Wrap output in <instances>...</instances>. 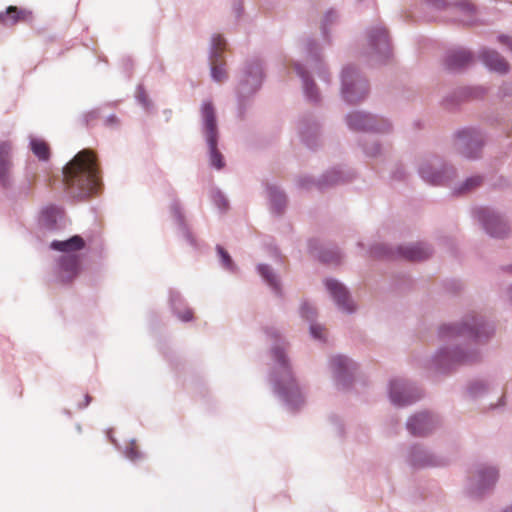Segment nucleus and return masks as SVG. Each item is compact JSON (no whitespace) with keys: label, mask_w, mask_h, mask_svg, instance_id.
Here are the masks:
<instances>
[{"label":"nucleus","mask_w":512,"mask_h":512,"mask_svg":"<svg viewBox=\"0 0 512 512\" xmlns=\"http://www.w3.org/2000/svg\"><path fill=\"white\" fill-rule=\"evenodd\" d=\"M64 184L73 197L86 198L98 192L100 170L94 152L84 149L77 153L63 169Z\"/></svg>","instance_id":"obj_1"},{"label":"nucleus","mask_w":512,"mask_h":512,"mask_svg":"<svg viewBox=\"0 0 512 512\" xmlns=\"http://www.w3.org/2000/svg\"><path fill=\"white\" fill-rule=\"evenodd\" d=\"M202 118L204 122V133L209 147L211 165L217 169L224 167L222 154L217 149V124L215 109L211 102H205L202 106Z\"/></svg>","instance_id":"obj_2"},{"label":"nucleus","mask_w":512,"mask_h":512,"mask_svg":"<svg viewBox=\"0 0 512 512\" xmlns=\"http://www.w3.org/2000/svg\"><path fill=\"white\" fill-rule=\"evenodd\" d=\"M368 93V84L358 77L352 67H346L342 73V94L345 101L357 103L365 98Z\"/></svg>","instance_id":"obj_3"},{"label":"nucleus","mask_w":512,"mask_h":512,"mask_svg":"<svg viewBox=\"0 0 512 512\" xmlns=\"http://www.w3.org/2000/svg\"><path fill=\"white\" fill-rule=\"evenodd\" d=\"M273 355L279 365L285 369V371L282 372L281 379L277 381L278 391L288 402H293L294 398H298L300 394L294 378L290 371L287 370L288 366L284 352L279 348H275L273 350Z\"/></svg>","instance_id":"obj_4"},{"label":"nucleus","mask_w":512,"mask_h":512,"mask_svg":"<svg viewBox=\"0 0 512 512\" xmlns=\"http://www.w3.org/2000/svg\"><path fill=\"white\" fill-rule=\"evenodd\" d=\"M478 217L486 231L493 237H504L509 232V227L502 217L489 209H481Z\"/></svg>","instance_id":"obj_5"},{"label":"nucleus","mask_w":512,"mask_h":512,"mask_svg":"<svg viewBox=\"0 0 512 512\" xmlns=\"http://www.w3.org/2000/svg\"><path fill=\"white\" fill-rule=\"evenodd\" d=\"M457 145L466 157L474 158L482 146V138L474 130H463L458 133Z\"/></svg>","instance_id":"obj_6"},{"label":"nucleus","mask_w":512,"mask_h":512,"mask_svg":"<svg viewBox=\"0 0 512 512\" xmlns=\"http://www.w3.org/2000/svg\"><path fill=\"white\" fill-rule=\"evenodd\" d=\"M12 143L10 141L0 142V183L8 186L12 182Z\"/></svg>","instance_id":"obj_7"},{"label":"nucleus","mask_w":512,"mask_h":512,"mask_svg":"<svg viewBox=\"0 0 512 512\" xmlns=\"http://www.w3.org/2000/svg\"><path fill=\"white\" fill-rule=\"evenodd\" d=\"M80 257L76 254H65L59 258L61 270L60 281L70 283L80 272Z\"/></svg>","instance_id":"obj_8"},{"label":"nucleus","mask_w":512,"mask_h":512,"mask_svg":"<svg viewBox=\"0 0 512 512\" xmlns=\"http://www.w3.org/2000/svg\"><path fill=\"white\" fill-rule=\"evenodd\" d=\"M326 287L340 309L349 313L355 310L353 301L350 299L346 288L341 283L333 279H328L326 280Z\"/></svg>","instance_id":"obj_9"},{"label":"nucleus","mask_w":512,"mask_h":512,"mask_svg":"<svg viewBox=\"0 0 512 512\" xmlns=\"http://www.w3.org/2000/svg\"><path fill=\"white\" fill-rule=\"evenodd\" d=\"M31 19V11L18 8L17 6H9L4 12H0V25L5 27H12L18 23L28 22Z\"/></svg>","instance_id":"obj_10"},{"label":"nucleus","mask_w":512,"mask_h":512,"mask_svg":"<svg viewBox=\"0 0 512 512\" xmlns=\"http://www.w3.org/2000/svg\"><path fill=\"white\" fill-rule=\"evenodd\" d=\"M347 123L353 130H376L385 132L389 129L388 125L376 127L374 124V118L361 112H353L349 114L347 117Z\"/></svg>","instance_id":"obj_11"},{"label":"nucleus","mask_w":512,"mask_h":512,"mask_svg":"<svg viewBox=\"0 0 512 512\" xmlns=\"http://www.w3.org/2000/svg\"><path fill=\"white\" fill-rule=\"evenodd\" d=\"M434 420L429 413L422 412L411 417L407 423L408 430L416 436H424L432 430Z\"/></svg>","instance_id":"obj_12"},{"label":"nucleus","mask_w":512,"mask_h":512,"mask_svg":"<svg viewBox=\"0 0 512 512\" xmlns=\"http://www.w3.org/2000/svg\"><path fill=\"white\" fill-rule=\"evenodd\" d=\"M391 401L399 406L407 405L414 402L417 397L413 396L408 390L404 382L394 380L390 384Z\"/></svg>","instance_id":"obj_13"},{"label":"nucleus","mask_w":512,"mask_h":512,"mask_svg":"<svg viewBox=\"0 0 512 512\" xmlns=\"http://www.w3.org/2000/svg\"><path fill=\"white\" fill-rule=\"evenodd\" d=\"M399 253L407 260L421 261L427 259L431 255V250L428 246L422 243H417L410 246L400 247Z\"/></svg>","instance_id":"obj_14"},{"label":"nucleus","mask_w":512,"mask_h":512,"mask_svg":"<svg viewBox=\"0 0 512 512\" xmlns=\"http://www.w3.org/2000/svg\"><path fill=\"white\" fill-rule=\"evenodd\" d=\"M483 63L490 69L499 73H506L509 69L508 62L496 51H484L481 54Z\"/></svg>","instance_id":"obj_15"},{"label":"nucleus","mask_w":512,"mask_h":512,"mask_svg":"<svg viewBox=\"0 0 512 512\" xmlns=\"http://www.w3.org/2000/svg\"><path fill=\"white\" fill-rule=\"evenodd\" d=\"M85 242L82 237L76 235L65 241H53L51 248L57 251L65 252L66 254H73L72 252L83 249Z\"/></svg>","instance_id":"obj_16"},{"label":"nucleus","mask_w":512,"mask_h":512,"mask_svg":"<svg viewBox=\"0 0 512 512\" xmlns=\"http://www.w3.org/2000/svg\"><path fill=\"white\" fill-rule=\"evenodd\" d=\"M472 60L471 54L466 50H457L448 54L446 65L451 70H457L468 65Z\"/></svg>","instance_id":"obj_17"},{"label":"nucleus","mask_w":512,"mask_h":512,"mask_svg":"<svg viewBox=\"0 0 512 512\" xmlns=\"http://www.w3.org/2000/svg\"><path fill=\"white\" fill-rule=\"evenodd\" d=\"M454 14L458 15V21L471 24L475 15V7L468 2L454 4L450 7Z\"/></svg>","instance_id":"obj_18"},{"label":"nucleus","mask_w":512,"mask_h":512,"mask_svg":"<svg viewBox=\"0 0 512 512\" xmlns=\"http://www.w3.org/2000/svg\"><path fill=\"white\" fill-rule=\"evenodd\" d=\"M294 68L297 74L303 79L305 94L309 99L316 101L318 99V93L315 83L307 77L301 65L296 64Z\"/></svg>","instance_id":"obj_19"},{"label":"nucleus","mask_w":512,"mask_h":512,"mask_svg":"<svg viewBox=\"0 0 512 512\" xmlns=\"http://www.w3.org/2000/svg\"><path fill=\"white\" fill-rule=\"evenodd\" d=\"M32 152L39 160L46 161L50 157V148L48 144L41 139H32L30 142Z\"/></svg>","instance_id":"obj_20"},{"label":"nucleus","mask_w":512,"mask_h":512,"mask_svg":"<svg viewBox=\"0 0 512 512\" xmlns=\"http://www.w3.org/2000/svg\"><path fill=\"white\" fill-rule=\"evenodd\" d=\"M371 44L379 49L381 47L386 48L388 46V33L385 28H376L370 34Z\"/></svg>","instance_id":"obj_21"},{"label":"nucleus","mask_w":512,"mask_h":512,"mask_svg":"<svg viewBox=\"0 0 512 512\" xmlns=\"http://www.w3.org/2000/svg\"><path fill=\"white\" fill-rule=\"evenodd\" d=\"M353 363L344 356H335L331 359V366L338 376L350 372Z\"/></svg>","instance_id":"obj_22"},{"label":"nucleus","mask_w":512,"mask_h":512,"mask_svg":"<svg viewBox=\"0 0 512 512\" xmlns=\"http://www.w3.org/2000/svg\"><path fill=\"white\" fill-rule=\"evenodd\" d=\"M211 75L217 82H222L227 78L226 70L218 57H211Z\"/></svg>","instance_id":"obj_23"},{"label":"nucleus","mask_w":512,"mask_h":512,"mask_svg":"<svg viewBox=\"0 0 512 512\" xmlns=\"http://www.w3.org/2000/svg\"><path fill=\"white\" fill-rule=\"evenodd\" d=\"M497 478L498 472L492 467L479 471V482L483 488H488L493 485Z\"/></svg>","instance_id":"obj_24"},{"label":"nucleus","mask_w":512,"mask_h":512,"mask_svg":"<svg viewBox=\"0 0 512 512\" xmlns=\"http://www.w3.org/2000/svg\"><path fill=\"white\" fill-rule=\"evenodd\" d=\"M466 331L470 334H474L477 338L480 337L478 329H475V327H468L466 324L460 328L456 326H444L441 329V333L444 335L465 334Z\"/></svg>","instance_id":"obj_25"},{"label":"nucleus","mask_w":512,"mask_h":512,"mask_svg":"<svg viewBox=\"0 0 512 512\" xmlns=\"http://www.w3.org/2000/svg\"><path fill=\"white\" fill-rule=\"evenodd\" d=\"M420 173L422 178L431 184L440 185L446 181L443 172L430 173L428 168H422Z\"/></svg>","instance_id":"obj_26"},{"label":"nucleus","mask_w":512,"mask_h":512,"mask_svg":"<svg viewBox=\"0 0 512 512\" xmlns=\"http://www.w3.org/2000/svg\"><path fill=\"white\" fill-rule=\"evenodd\" d=\"M225 47H226V41L221 35L213 36L211 57L221 58V53L225 50Z\"/></svg>","instance_id":"obj_27"},{"label":"nucleus","mask_w":512,"mask_h":512,"mask_svg":"<svg viewBox=\"0 0 512 512\" xmlns=\"http://www.w3.org/2000/svg\"><path fill=\"white\" fill-rule=\"evenodd\" d=\"M259 273L266 280V282L273 287L275 290H278V282L271 272L270 268L266 265H260L258 267Z\"/></svg>","instance_id":"obj_28"},{"label":"nucleus","mask_w":512,"mask_h":512,"mask_svg":"<svg viewBox=\"0 0 512 512\" xmlns=\"http://www.w3.org/2000/svg\"><path fill=\"white\" fill-rule=\"evenodd\" d=\"M482 183V178L480 176H473L468 178L465 183L460 188V193H465L473 190L474 188L480 186Z\"/></svg>","instance_id":"obj_29"},{"label":"nucleus","mask_w":512,"mask_h":512,"mask_svg":"<svg viewBox=\"0 0 512 512\" xmlns=\"http://www.w3.org/2000/svg\"><path fill=\"white\" fill-rule=\"evenodd\" d=\"M126 456L134 461L138 458H140L141 456V453H140V450H139V447L138 445L136 444L135 441H132L127 447H126Z\"/></svg>","instance_id":"obj_30"},{"label":"nucleus","mask_w":512,"mask_h":512,"mask_svg":"<svg viewBox=\"0 0 512 512\" xmlns=\"http://www.w3.org/2000/svg\"><path fill=\"white\" fill-rule=\"evenodd\" d=\"M320 259H321V261L326 262V263H333V262H338L340 259V256H339L338 252L326 251L321 254Z\"/></svg>","instance_id":"obj_31"},{"label":"nucleus","mask_w":512,"mask_h":512,"mask_svg":"<svg viewBox=\"0 0 512 512\" xmlns=\"http://www.w3.org/2000/svg\"><path fill=\"white\" fill-rule=\"evenodd\" d=\"M217 250H218V253L222 259V262H223V265L226 267V268H232L233 266V263H232V259L230 257V255L227 253V251H225L222 247L218 246L217 247Z\"/></svg>","instance_id":"obj_32"},{"label":"nucleus","mask_w":512,"mask_h":512,"mask_svg":"<svg viewBox=\"0 0 512 512\" xmlns=\"http://www.w3.org/2000/svg\"><path fill=\"white\" fill-rule=\"evenodd\" d=\"M310 332H311L312 336L316 339H322V338H324V336L326 334L325 328H323L322 326L317 325V324L311 325Z\"/></svg>","instance_id":"obj_33"},{"label":"nucleus","mask_w":512,"mask_h":512,"mask_svg":"<svg viewBox=\"0 0 512 512\" xmlns=\"http://www.w3.org/2000/svg\"><path fill=\"white\" fill-rule=\"evenodd\" d=\"M301 314L307 320H312L315 317L316 312L311 306L305 303L301 306Z\"/></svg>","instance_id":"obj_34"},{"label":"nucleus","mask_w":512,"mask_h":512,"mask_svg":"<svg viewBox=\"0 0 512 512\" xmlns=\"http://www.w3.org/2000/svg\"><path fill=\"white\" fill-rule=\"evenodd\" d=\"M413 465L416 466H428V465H435V463L432 461L430 457H426L425 459H419L416 455L413 456Z\"/></svg>","instance_id":"obj_35"},{"label":"nucleus","mask_w":512,"mask_h":512,"mask_svg":"<svg viewBox=\"0 0 512 512\" xmlns=\"http://www.w3.org/2000/svg\"><path fill=\"white\" fill-rule=\"evenodd\" d=\"M178 317L180 320L188 322L193 319V312L191 309L186 308L183 311L178 312Z\"/></svg>","instance_id":"obj_36"},{"label":"nucleus","mask_w":512,"mask_h":512,"mask_svg":"<svg viewBox=\"0 0 512 512\" xmlns=\"http://www.w3.org/2000/svg\"><path fill=\"white\" fill-rule=\"evenodd\" d=\"M498 39L501 44L507 46L512 51V37L500 35Z\"/></svg>","instance_id":"obj_37"},{"label":"nucleus","mask_w":512,"mask_h":512,"mask_svg":"<svg viewBox=\"0 0 512 512\" xmlns=\"http://www.w3.org/2000/svg\"><path fill=\"white\" fill-rule=\"evenodd\" d=\"M83 398H84V402H79L78 403V407L79 408H84V407H87L89 405V403L91 402V396L89 394H85L83 395Z\"/></svg>","instance_id":"obj_38"},{"label":"nucleus","mask_w":512,"mask_h":512,"mask_svg":"<svg viewBox=\"0 0 512 512\" xmlns=\"http://www.w3.org/2000/svg\"><path fill=\"white\" fill-rule=\"evenodd\" d=\"M273 201H274L275 203H279V204H283V203H285L284 196H283L282 194H280V193H275V194L273 195Z\"/></svg>","instance_id":"obj_39"},{"label":"nucleus","mask_w":512,"mask_h":512,"mask_svg":"<svg viewBox=\"0 0 512 512\" xmlns=\"http://www.w3.org/2000/svg\"><path fill=\"white\" fill-rule=\"evenodd\" d=\"M505 512H512V507H509L508 509H506Z\"/></svg>","instance_id":"obj_40"}]
</instances>
